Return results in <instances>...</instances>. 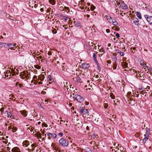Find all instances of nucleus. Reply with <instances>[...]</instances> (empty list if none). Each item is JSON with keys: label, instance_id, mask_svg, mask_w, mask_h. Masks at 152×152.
<instances>
[{"label": "nucleus", "instance_id": "1", "mask_svg": "<svg viewBox=\"0 0 152 152\" xmlns=\"http://www.w3.org/2000/svg\"><path fill=\"white\" fill-rule=\"evenodd\" d=\"M59 144L64 147L67 146L68 145V141L64 138L60 139L59 142Z\"/></svg>", "mask_w": 152, "mask_h": 152}, {"label": "nucleus", "instance_id": "2", "mask_svg": "<svg viewBox=\"0 0 152 152\" xmlns=\"http://www.w3.org/2000/svg\"><path fill=\"white\" fill-rule=\"evenodd\" d=\"M73 98L80 103H81L84 101L83 98L80 95H76L75 96H74Z\"/></svg>", "mask_w": 152, "mask_h": 152}, {"label": "nucleus", "instance_id": "3", "mask_svg": "<svg viewBox=\"0 0 152 152\" xmlns=\"http://www.w3.org/2000/svg\"><path fill=\"white\" fill-rule=\"evenodd\" d=\"M72 79L76 83L79 82L80 83V78L77 76V74L75 75L74 74L72 75Z\"/></svg>", "mask_w": 152, "mask_h": 152}, {"label": "nucleus", "instance_id": "4", "mask_svg": "<svg viewBox=\"0 0 152 152\" xmlns=\"http://www.w3.org/2000/svg\"><path fill=\"white\" fill-rule=\"evenodd\" d=\"M80 110V111L81 113L83 115H85L84 116L85 117L86 115H88V110L84 108L80 107L79 109Z\"/></svg>", "mask_w": 152, "mask_h": 152}, {"label": "nucleus", "instance_id": "5", "mask_svg": "<svg viewBox=\"0 0 152 152\" xmlns=\"http://www.w3.org/2000/svg\"><path fill=\"white\" fill-rule=\"evenodd\" d=\"M28 72L27 71H24L21 73L20 76L23 79L26 78V80L28 79Z\"/></svg>", "mask_w": 152, "mask_h": 152}, {"label": "nucleus", "instance_id": "6", "mask_svg": "<svg viewBox=\"0 0 152 152\" xmlns=\"http://www.w3.org/2000/svg\"><path fill=\"white\" fill-rule=\"evenodd\" d=\"M145 18L146 19L147 21L150 24H152V16H149L148 15H145Z\"/></svg>", "mask_w": 152, "mask_h": 152}, {"label": "nucleus", "instance_id": "7", "mask_svg": "<svg viewBox=\"0 0 152 152\" xmlns=\"http://www.w3.org/2000/svg\"><path fill=\"white\" fill-rule=\"evenodd\" d=\"M28 141L27 140H26L24 141L23 143V145L24 147L25 150L28 151Z\"/></svg>", "mask_w": 152, "mask_h": 152}, {"label": "nucleus", "instance_id": "8", "mask_svg": "<svg viewBox=\"0 0 152 152\" xmlns=\"http://www.w3.org/2000/svg\"><path fill=\"white\" fill-rule=\"evenodd\" d=\"M128 102H129V104L131 105H134L136 103V101L132 98H129V100H128Z\"/></svg>", "mask_w": 152, "mask_h": 152}, {"label": "nucleus", "instance_id": "9", "mask_svg": "<svg viewBox=\"0 0 152 152\" xmlns=\"http://www.w3.org/2000/svg\"><path fill=\"white\" fill-rule=\"evenodd\" d=\"M47 134L48 136V138L50 139L51 138H56L57 135L54 133H47Z\"/></svg>", "mask_w": 152, "mask_h": 152}, {"label": "nucleus", "instance_id": "10", "mask_svg": "<svg viewBox=\"0 0 152 152\" xmlns=\"http://www.w3.org/2000/svg\"><path fill=\"white\" fill-rule=\"evenodd\" d=\"M7 44V46H8L9 47V48L8 49V50H10V49L15 50L14 49H12L15 46V44L9 43V44Z\"/></svg>", "mask_w": 152, "mask_h": 152}, {"label": "nucleus", "instance_id": "11", "mask_svg": "<svg viewBox=\"0 0 152 152\" xmlns=\"http://www.w3.org/2000/svg\"><path fill=\"white\" fill-rule=\"evenodd\" d=\"M104 18H105L107 20H108L110 23H112V22H113V18L110 16H105L104 17Z\"/></svg>", "mask_w": 152, "mask_h": 152}, {"label": "nucleus", "instance_id": "12", "mask_svg": "<svg viewBox=\"0 0 152 152\" xmlns=\"http://www.w3.org/2000/svg\"><path fill=\"white\" fill-rule=\"evenodd\" d=\"M120 6L123 9H126L127 8V5L124 3H122L120 4Z\"/></svg>", "mask_w": 152, "mask_h": 152}, {"label": "nucleus", "instance_id": "13", "mask_svg": "<svg viewBox=\"0 0 152 152\" xmlns=\"http://www.w3.org/2000/svg\"><path fill=\"white\" fill-rule=\"evenodd\" d=\"M20 112L24 117L26 116L27 115L28 112L26 111L25 110H21L20 111Z\"/></svg>", "mask_w": 152, "mask_h": 152}, {"label": "nucleus", "instance_id": "14", "mask_svg": "<svg viewBox=\"0 0 152 152\" xmlns=\"http://www.w3.org/2000/svg\"><path fill=\"white\" fill-rule=\"evenodd\" d=\"M121 65L124 68L128 67V63L125 62H123L121 63Z\"/></svg>", "mask_w": 152, "mask_h": 152}, {"label": "nucleus", "instance_id": "15", "mask_svg": "<svg viewBox=\"0 0 152 152\" xmlns=\"http://www.w3.org/2000/svg\"><path fill=\"white\" fill-rule=\"evenodd\" d=\"M81 66L82 68L85 69H88L89 67L88 64L86 63L83 64Z\"/></svg>", "mask_w": 152, "mask_h": 152}, {"label": "nucleus", "instance_id": "16", "mask_svg": "<svg viewBox=\"0 0 152 152\" xmlns=\"http://www.w3.org/2000/svg\"><path fill=\"white\" fill-rule=\"evenodd\" d=\"M139 20L138 19H135L133 22L134 23L136 26H138L139 25Z\"/></svg>", "mask_w": 152, "mask_h": 152}, {"label": "nucleus", "instance_id": "17", "mask_svg": "<svg viewBox=\"0 0 152 152\" xmlns=\"http://www.w3.org/2000/svg\"><path fill=\"white\" fill-rule=\"evenodd\" d=\"M7 45V44L4 43L3 42H0V47L2 48L3 47L6 48Z\"/></svg>", "mask_w": 152, "mask_h": 152}, {"label": "nucleus", "instance_id": "18", "mask_svg": "<svg viewBox=\"0 0 152 152\" xmlns=\"http://www.w3.org/2000/svg\"><path fill=\"white\" fill-rule=\"evenodd\" d=\"M12 152H20L19 151L18 148L17 147H15L12 149Z\"/></svg>", "mask_w": 152, "mask_h": 152}, {"label": "nucleus", "instance_id": "19", "mask_svg": "<svg viewBox=\"0 0 152 152\" xmlns=\"http://www.w3.org/2000/svg\"><path fill=\"white\" fill-rule=\"evenodd\" d=\"M145 138L143 139L142 141L144 143H145L146 141L148 140V136L146 134L144 135Z\"/></svg>", "mask_w": 152, "mask_h": 152}, {"label": "nucleus", "instance_id": "20", "mask_svg": "<svg viewBox=\"0 0 152 152\" xmlns=\"http://www.w3.org/2000/svg\"><path fill=\"white\" fill-rule=\"evenodd\" d=\"M39 78L41 81H43L44 79V75H41L39 76Z\"/></svg>", "mask_w": 152, "mask_h": 152}, {"label": "nucleus", "instance_id": "21", "mask_svg": "<svg viewBox=\"0 0 152 152\" xmlns=\"http://www.w3.org/2000/svg\"><path fill=\"white\" fill-rule=\"evenodd\" d=\"M143 66H144L146 67L147 69H148V71H150V72H151L152 71V68L150 67L147 66L146 65V64H143Z\"/></svg>", "mask_w": 152, "mask_h": 152}, {"label": "nucleus", "instance_id": "22", "mask_svg": "<svg viewBox=\"0 0 152 152\" xmlns=\"http://www.w3.org/2000/svg\"><path fill=\"white\" fill-rule=\"evenodd\" d=\"M36 136L38 138H42V135L41 134L39 133V132H38L37 133L35 134Z\"/></svg>", "mask_w": 152, "mask_h": 152}, {"label": "nucleus", "instance_id": "23", "mask_svg": "<svg viewBox=\"0 0 152 152\" xmlns=\"http://www.w3.org/2000/svg\"><path fill=\"white\" fill-rule=\"evenodd\" d=\"M136 15L137 16V17L140 19H141L142 18V17L141 16V13L138 12H136Z\"/></svg>", "mask_w": 152, "mask_h": 152}, {"label": "nucleus", "instance_id": "24", "mask_svg": "<svg viewBox=\"0 0 152 152\" xmlns=\"http://www.w3.org/2000/svg\"><path fill=\"white\" fill-rule=\"evenodd\" d=\"M93 58H94V61L96 62L97 63V60L96 56V54L95 53H93Z\"/></svg>", "mask_w": 152, "mask_h": 152}, {"label": "nucleus", "instance_id": "25", "mask_svg": "<svg viewBox=\"0 0 152 152\" xmlns=\"http://www.w3.org/2000/svg\"><path fill=\"white\" fill-rule=\"evenodd\" d=\"M34 129V128H32L31 126L29 127V130H30L31 134H33L34 133V132H33V133H32V131H33Z\"/></svg>", "mask_w": 152, "mask_h": 152}, {"label": "nucleus", "instance_id": "26", "mask_svg": "<svg viewBox=\"0 0 152 152\" xmlns=\"http://www.w3.org/2000/svg\"><path fill=\"white\" fill-rule=\"evenodd\" d=\"M76 23V21H74V23H75V25L76 27H79L81 26L80 23L79 22H77Z\"/></svg>", "mask_w": 152, "mask_h": 152}, {"label": "nucleus", "instance_id": "27", "mask_svg": "<svg viewBox=\"0 0 152 152\" xmlns=\"http://www.w3.org/2000/svg\"><path fill=\"white\" fill-rule=\"evenodd\" d=\"M10 129H12V131L13 132H15L17 130V129L15 127L13 126L12 128L10 127Z\"/></svg>", "mask_w": 152, "mask_h": 152}, {"label": "nucleus", "instance_id": "28", "mask_svg": "<svg viewBox=\"0 0 152 152\" xmlns=\"http://www.w3.org/2000/svg\"><path fill=\"white\" fill-rule=\"evenodd\" d=\"M69 85H69V86H68L67 84H66V85H65L64 86V87H65L67 89V91H69Z\"/></svg>", "mask_w": 152, "mask_h": 152}, {"label": "nucleus", "instance_id": "29", "mask_svg": "<svg viewBox=\"0 0 152 152\" xmlns=\"http://www.w3.org/2000/svg\"><path fill=\"white\" fill-rule=\"evenodd\" d=\"M85 151L87 152H91V151L89 148H86L85 149Z\"/></svg>", "mask_w": 152, "mask_h": 152}, {"label": "nucleus", "instance_id": "30", "mask_svg": "<svg viewBox=\"0 0 152 152\" xmlns=\"http://www.w3.org/2000/svg\"><path fill=\"white\" fill-rule=\"evenodd\" d=\"M110 96L111 97V98L113 99H114L115 96L113 94V93H111L110 94Z\"/></svg>", "mask_w": 152, "mask_h": 152}, {"label": "nucleus", "instance_id": "31", "mask_svg": "<svg viewBox=\"0 0 152 152\" xmlns=\"http://www.w3.org/2000/svg\"><path fill=\"white\" fill-rule=\"evenodd\" d=\"M49 1L50 3L53 5L55 4V1L54 0H49Z\"/></svg>", "mask_w": 152, "mask_h": 152}, {"label": "nucleus", "instance_id": "32", "mask_svg": "<svg viewBox=\"0 0 152 152\" xmlns=\"http://www.w3.org/2000/svg\"><path fill=\"white\" fill-rule=\"evenodd\" d=\"M95 7L93 5H91V10L93 11L94 10Z\"/></svg>", "mask_w": 152, "mask_h": 152}, {"label": "nucleus", "instance_id": "33", "mask_svg": "<svg viewBox=\"0 0 152 152\" xmlns=\"http://www.w3.org/2000/svg\"><path fill=\"white\" fill-rule=\"evenodd\" d=\"M32 64H31V67H32V68H33V66H35V65L33 64H35V60H34V62H32Z\"/></svg>", "mask_w": 152, "mask_h": 152}, {"label": "nucleus", "instance_id": "34", "mask_svg": "<svg viewBox=\"0 0 152 152\" xmlns=\"http://www.w3.org/2000/svg\"><path fill=\"white\" fill-rule=\"evenodd\" d=\"M34 146V145L33 144H31V147H30V148H29V151H31V150H33L34 148H33V147Z\"/></svg>", "mask_w": 152, "mask_h": 152}, {"label": "nucleus", "instance_id": "35", "mask_svg": "<svg viewBox=\"0 0 152 152\" xmlns=\"http://www.w3.org/2000/svg\"><path fill=\"white\" fill-rule=\"evenodd\" d=\"M19 86V88H21L22 86V85L20 84H19L18 83H17L16 84V86Z\"/></svg>", "mask_w": 152, "mask_h": 152}, {"label": "nucleus", "instance_id": "36", "mask_svg": "<svg viewBox=\"0 0 152 152\" xmlns=\"http://www.w3.org/2000/svg\"><path fill=\"white\" fill-rule=\"evenodd\" d=\"M73 89V87L72 86V85H69V91H72Z\"/></svg>", "mask_w": 152, "mask_h": 152}, {"label": "nucleus", "instance_id": "37", "mask_svg": "<svg viewBox=\"0 0 152 152\" xmlns=\"http://www.w3.org/2000/svg\"><path fill=\"white\" fill-rule=\"evenodd\" d=\"M112 23L113 24V25L115 26H117L118 24V23L116 21H114L113 20Z\"/></svg>", "mask_w": 152, "mask_h": 152}, {"label": "nucleus", "instance_id": "38", "mask_svg": "<svg viewBox=\"0 0 152 152\" xmlns=\"http://www.w3.org/2000/svg\"><path fill=\"white\" fill-rule=\"evenodd\" d=\"M7 116L8 117L11 118V114L10 113H8V112H7Z\"/></svg>", "mask_w": 152, "mask_h": 152}, {"label": "nucleus", "instance_id": "39", "mask_svg": "<svg viewBox=\"0 0 152 152\" xmlns=\"http://www.w3.org/2000/svg\"><path fill=\"white\" fill-rule=\"evenodd\" d=\"M108 106V105L107 104H106V103L104 104V107L105 108H106V109L107 108Z\"/></svg>", "mask_w": 152, "mask_h": 152}, {"label": "nucleus", "instance_id": "40", "mask_svg": "<svg viewBox=\"0 0 152 152\" xmlns=\"http://www.w3.org/2000/svg\"><path fill=\"white\" fill-rule=\"evenodd\" d=\"M120 54L121 56H124V52L120 51Z\"/></svg>", "mask_w": 152, "mask_h": 152}, {"label": "nucleus", "instance_id": "41", "mask_svg": "<svg viewBox=\"0 0 152 152\" xmlns=\"http://www.w3.org/2000/svg\"><path fill=\"white\" fill-rule=\"evenodd\" d=\"M58 135L59 136L61 137H62L63 136V133L62 132H60L58 134Z\"/></svg>", "mask_w": 152, "mask_h": 152}, {"label": "nucleus", "instance_id": "42", "mask_svg": "<svg viewBox=\"0 0 152 152\" xmlns=\"http://www.w3.org/2000/svg\"><path fill=\"white\" fill-rule=\"evenodd\" d=\"M116 67H117V65H114V66H113V69H116Z\"/></svg>", "mask_w": 152, "mask_h": 152}, {"label": "nucleus", "instance_id": "43", "mask_svg": "<svg viewBox=\"0 0 152 152\" xmlns=\"http://www.w3.org/2000/svg\"><path fill=\"white\" fill-rule=\"evenodd\" d=\"M48 54L49 56L51 55H52L51 52L49 51L48 53Z\"/></svg>", "mask_w": 152, "mask_h": 152}, {"label": "nucleus", "instance_id": "44", "mask_svg": "<svg viewBox=\"0 0 152 152\" xmlns=\"http://www.w3.org/2000/svg\"><path fill=\"white\" fill-rule=\"evenodd\" d=\"M78 125V127H79L80 126L81 127V124L79 123V124H77V125H76V126H77Z\"/></svg>", "mask_w": 152, "mask_h": 152}, {"label": "nucleus", "instance_id": "45", "mask_svg": "<svg viewBox=\"0 0 152 152\" xmlns=\"http://www.w3.org/2000/svg\"><path fill=\"white\" fill-rule=\"evenodd\" d=\"M116 36L118 38L120 37L119 34L118 33H117L116 34Z\"/></svg>", "mask_w": 152, "mask_h": 152}, {"label": "nucleus", "instance_id": "46", "mask_svg": "<svg viewBox=\"0 0 152 152\" xmlns=\"http://www.w3.org/2000/svg\"><path fill=\"white\" fill-rule=\"evenodd\" d=\"M138 79H140L141 80H142V77L140 75L138 76Z\"/></svg>", "mask_w": 152, "mask_h": 152}, {"label": "nucleus", "instance_id": "47", "mask_svg": "<svg viewBox=\"0 0 152 152\" xmlns=\"http://www.w3.org/2000/svg\"><path fill=\"white\" fill-rule=\"evenodd\" d=\"M64 8L66 9V10H69V8L67 7H65V6L64 7Z\"/></svg>", "mask_w": 152, "mask_h": 152}, {"label": "nucleus", "instance_id": "48", "mask_svg": "<svg viewBox=\"0 0 152 152\" xmlns=\"http://www.w3.org/2000/svg\"><path fill=\"white\" fill-rule=\"evenodd\" d=\"M106 31L107 33H109L110 32V30L109 29H106Z\"/></svg>", "mask_w": 152, "mask_h": 152}, {"label": "nucleus", "instance_id": "49", "mask_svg": "<svg viewBox=\"0 0 152 152\" xmlns=\"http://www.w3.org/2000/svg\"><path fill=\"white\" fill-rule=\"evenodd\" d=\"M86 129L87 130H89V126H86Z\"/></svg>", "mask_w": 152, "mask_h": 152}, {"label": "nucleus", "instance_id": "50", "mask_svg": "<svg viewBox=\"0 0 152 152\" xmlns=\"http://www.w3.org/2000/svg\"><path fill=\"white\" fill-rule=\"evenodd\" d=\"M97 69H98V70H100L101 69V68L99 66L97 65Z\"/></svg>", "mask_w": 152, "mask_h": 152}, {"label": "nucleus", "instance_id": "51", "mask_svg": "<svg viewBox=\"0 0 152 152\" xmlns=\"http://www.w3.org/2000/svg\"><path fill=\"white\" fill-rule=\"evenodd\" d=\"M0 111L2 112H4V109L3 108H1L0 109Z\"/></svg>", "mask_w": 152, "mask_h": 152}, {"label": "nucleus", "instance_id": "52", "mask_svg": "<svg viewBox=\"0 0 152 152\" xmlns=\"http://www.w3.org/2000/svg\"><path fill=\"white\" fill-rule=\"evenodd\" d=\"M6 149L8 151H9L10 150V148L9 147H7V148H6Z\"/></svg>", "mask_w": 152, "mask_h": 152}, {"label": "nucleus", "instance_id": "53", "mask_svg": "<svg viewBox=\"0 0 152 152\" xmlns=\"http://www.w3.org/2000/svg\"><path fill=\"white\" fill-rule=\"evenodd\" d=\"M131 92H128V93H127V94L128 95H131Z\"/></svg>", "mask_w": 152, "mask_h": 152}, {"label": "nucleus", "instance_id": "54", "mask_svg": "<svg viewBox=\"0 0 152 152\" xmlns=\"http://www.w3.org/2000/svg\"><path fill=\"white\" fill-rule=\"evenodd\" d=\"M140 94H142L143 95H144V94H145V93L144 92L143 93L142 92H141L140 93Z\"/></svg>", "mask_w": 152, "mask_h": 152}, {"label": "nucleus", "instance_id": "55", "mask_svg": "<svg viewBox=\"0 0 152 152\" xmlns=\"http://www.w3.org/2000/svg\"><path fill=\"white\" fill-rule=\"evenodd\" d=\"M52 32L53 34H56L57 32V31H52Z\"/></svg>", "mask_w": 152, "mask_h": 152}, {"label": "nucleus", "instance_id": "56", "mask_svg": "<svg viewBox=\"0 0 152 152\" xmlns=\"http://www.w3.org/2000/svg\"><path fill=\"white\" fill-rule=\"evenodd\" d=\"M40 10L41 12H43L44 11V10L42 8H41Z\"/></svg>", "mask_w": 152, "mask_h": 152}, {"label": "nucleus", "instance_id": "57", "mask_svg": "<svg viewBox=\"0 0 152 152\" xmlns=\"http://www.w3.org/2000/svg\"><path fill=\"white\" fill-rule=\"evenodd\" d=\"M80 7L81 9H84V7H81V6Z\"/></svg>", "mask_w": 152, "mask_h": 152}, {"label": "nucleus", "instance_id": "58", "mask_svg": "<svg viewBox=\"0 0 152 152\" xmlns=\"http://www.w3.org/2000/svg\"><path fill=\"white\" fill-rule=\"evenodd\" d=\"M135 95H136V97H139V94H135Z\"/></svg>", "mask_w": 152, "mask_h": 152}, {"label": "nucleus", "instance_id": "59", "mask_svg": "<svg viewBox=\"0 0 152 152\" xmlns=\"http://www.w3.org/2000/svg\"><path fill=\"white\" fill-rule=\"evenodd\" d=\"M45 102H46V103H47L48 100L45 99Z\"/></svg>", "mask_w": 152, "mask_h": 152}, {"label": "nucleus", "instance_id": "60", "mask_svg": "<svg viewBox=\"0 0 152 152\" xmlns=\"http://www.w3.org/2000/svg\"><path fill=\"white\" fill-rule=\"evenodd\" d=\"M121 4L120 2H118L117 3V4L118 5H120Z\"/></svg>", "mask_w": 152, "mask_h": 152}, {"label": "nucleus", "instance_id": "61", "mask_svg": "<svg viewBox=\"0 0 152 152\" xmlns=\"http://www.w3.org/2000/svg\"><path fill=\"white\" fill-rule=\"evenodd\" d=\"M80 1L82 3H83V2H84V0H81Z\"/></svg>", "mask_w": 152, "mask_h": 152}, {"label": "nucleus", "instance_id": "62", "mask_svg": "<svg viewBox=\"0 0 152 152\" xmlns=\"http://www.w3.org/2000/svg\"><path fill=\"white\" fill-rule=\"evenodd\" d=\"M42 82H39L38 83V84H42Z\"/></svg>", "mask_w": 152, "mask_h": 152}, {"label": "nucleus", "instance_id": "63", "mask_svg": "<svg viewBox=\"0 0 152 152\" xmlns=\"http://www.w3.org/2000/svg\"><path fill=\"white\" fill-rule=\"evenodd\" d=\"M39 58L40 59H42V57L41 56H40L39 57Z\"/></svg>", "mask_w": 152, "mask_h": 152}, {"label": "nucleus", "instance_id": "64", "mask_svg": "<svg viewBox=\"0 0 152 152\" xmlns=\"http://www.w3.org/2000/svg\"><path fill=\"white\" fill-rule=\"evenodd\" d=\"M99 76L98 75H96V77L97 78H98L99 77Z\"/></svg>", "mask_w": 152, "mask_h": 152}]
</instances>
